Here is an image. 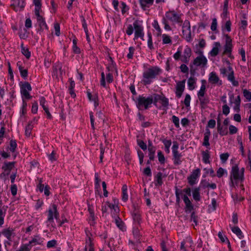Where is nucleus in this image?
<instances>
[{
	"label": "nucleus",
	"instance_id": "obj_30",
	"mask_svg": "<svg viewBox=\"0 0 251 251\" xmlns=\"http://www.w3.org/2000/svg\"><path fill=\"white\" fill-rule=\"evenodd\" d=\"M232 231L236 234V235L240 238L242 239L243 238V235L241 229L238 226H231L230 225Z\"/></svg>",
	"mask_w": 251,
	"mask_h": 251
},
{
	"label": "nucleus",
	"instance_id": "obj_53",
	"mask_svg": "<svg viewBox=\"0 0 251 251\" xmlns=\"http://www.w3.org/2000/svg\"><path fill=\"white\" fill-rule=\"evenodd\" d=\"M57 245V241L53 239L48 242L47 244V247L50 248L55 247Z\"/></svg>",
	"mask_w": 251,
	"mask_h": 251
},
{
	"label": "nucleus",
	"instance_id": "obj_23",
	"mask_svg": "<svg viewBox=\"0 0 251 251\" xmlns=\"http://www.w3.org/2000/svg\"><path fill=\"white\" fill-rule=\"evenodd\" d=\"M133 210L132 212L133 219L135 222L139 224L141 220V218L139 211L138 210V206L133 204Z\"/></svg>",
	"mask_w": 251,
	"mask_h": 251
},
{
	"label": "nucleus",
	"instance_id": "obj_44",
	"mask_svg": "<svg viewBox=\"0 0 251 251\" xmlns=\"http://www.w3.org/2000/svg\"><path fill=\"white\" fill-rule=\"evenodd\" d=\"M243 93L244 97L247 99L248 101L251 100V92L247 89H244Z\"/></svg>",
	"mask_w": 251,
	"mask_h": 251
},
{
	"label": "nucleus",
	"instance_id": "obj_46",
	"mask_svg": "<svg viewBox=\"0 0 251 251\" xmlns=\"http://www.w3.org/2000/svg\"><path fill=\"white\" fill-rule=\"evenodd\" d=\"M157 156L158 160L161 164H164L165 163V159L164 154L162 152L160 151L157 152Z\"/></svg>",
	"mask_w": 251,
	"mask_h": 251
},
{
	"label": "nucleus",
	"instance_id": "obj_7",
	"mask_svg": "<svg viewBox=\"0 0 251 251\" xmlns=\"http://www.w3.org/2000/svg\"><path fill=\"white\" fill-rule=\"evenodd\" d=\"M220 73L224 76L227 77V80L230 81L234 86H238L239 82L236 80L234 77V71L230 66H228L227 68H222L220 69Z\"/></svg>",
	"mask_w": 251,
	"mask_h": 251
},
{
	"label": "nucleus",
	"instance_id": "obj_38",
	"mask_svg": "<svg viewBox=\"0 0 251 251\" xmlns=\"http://www.w3.org/2000/svg\"><path fill=\"white\" fill-rule=\"evenodd\" d=\"M115 223L117 226L121 230H124L125 229V226L121 220V219L119 217H117L115 218Z\"/></svg>",
	"mask_w": 251,
	"mask_h": 251
},
{
	"label": "nucleus",
	"instance_id": "obj_52",
	"mask_svg": "<svg viewBox=\"0 0 251 251\" xmlns=\"http://www.w3.org/2000/svg\"><path fill=\"white\" fill-rule=\"evenodd\" d=\"M175 194L176 196V201L177 203H179L180 201V197L181 196V191H180V189L176 188L175 190Z\"/></svg>",
	"mask_w": 251,
	"mask_h": 251
},
{
	"label": "nucleus",
	"instance_id": "obj_32",
	"mask_svg": "<svg viewBox=\"0 0 251 251\" xmlns=\"http://www.w3.org/2000/svg\"><path fill=\"white\" fill-rule=\"evenodd\" d=\"M54 73H55L56 75H62L63 73V71L62 69L61 64L58 63L54 67Z\"/></svg>",
	"mask_w": 251,
	"mask_h": 251
},
{
	"label": "nucleus",
	"instance_id": "obj_5",
	"mask_svg": "<svg viewBox=\"0 0 251 251\" xmlns=\"http://www.w3.org/2000/svg\"><path fill=\"white\" fill-rule=\"evenodd\" d=\"M181 197L183 198L184 202L185 204V211L186 213L191 212L194 206L188 196L191 195V190L190 187H187L183 190L180 189Z\"/></svg>",
	"mask_w": 251,
	"mask_h": 251
},
{
	"label": "nucleus",
	"instance_id": "obj_19",
	"mask_svg": "<svg viewBox=\"0 0 251 251\" xmlns=\"http://www.w3.org/2000/svg\"><path fill=\"white\" fill-rule=\"evenodd\" d=\"M37 23L41 30L48 29V26L46 23L45 19L40 14V13H35Z\"/></svg>",
	"mask_w": 251,
	"mask_h": 251
},
{
	"label": "nucleus",
	"instance_id": "obj_35",
	"mask_svg": "<svg viewBox=\"0 0 251 251\" xmlns=\"http://www.w3.org/2000/svg\"><path fill=\"white\" fill-rule=\"evenodd\" d=\"M225 175L227 176V171L222 167L219 168L217 171V176L219 178H221Z\"/></svg>",
	"mask_w": 251,
	"mask_h": 251
},
{
	"label": "nucleus",
	"instance_id": "obj_61",
	"mask_svg": "<svg viewBox=\"0 0 251 251\" xmlns=\"http://www.w3.org/2000/svg\"><path fill=\"white\" fill-rule=\"evenodd\" d=\"M129 52L127 55V57L128 59H131L133 57V55L135 50L134 48L133 47H130L128 49Z\"/></svg>",
	"mask_w": 251,
	"mask_h": 251
},
{
	"label": "nucleus",
	"instance_id": "obj_3",
	"mask_svg": "<svg viewBox=\"0 0 251 251\" xmlns=\"http://www.w3.org/2000/svg\"><path fill=\"white\" fill-rule=\"evenodd\" d=\"M192 54V50L190 48L186 46L182 51V47L178 48L177 51L174 54V58L175 60H180L182 62L187 63L189 61Z\"/></svg>",
	"mask_w": 251,
	"mask_h": 251
},
{
	"label": "nucleus",
	"instance_id": "obj_24",
	"mask_svg": "<svg viewBox=\"0 0 251 251\" xmlns=\"http://www.w3.org/2000/svg\"><path fill=\"white\" fill-rule=\"evenodd\" d=\"M221 44L219 42H214L212 50L209 52V55L211 56L215 57L217 56L219 52L220 48H221Z\"/></svg>",
	"mask_w": 251,
	"mask_h": 251
},
{
	"label": "nucleus",
	"instance_id": "obj_54",
	"mask_svg": "<svg viewBox=\"0 0 251 251\" xmlns=\"http://www.w3.org/2000/svg\"><path fill=\"white\" fill-rule=\"evenodd\" d=\"M172 122L175 124V126L176 127H179V118L176 116H172Z\"/></svg>",
	"mask_w": 251,
	"mask_h": 251
},
{
	"label": "nucleus",
	"instance_id": "obj_29",
	"mask_svg": "<svg viewBox=\"0 0 251 251\" xmlns=\"http://www.w3.org/2000/svg\"><path fill=\"white\" fill-rule=\"evenodd\" d=\"M200 188L199 187L194 188L192 189L193 198L196 201H200L201 200Z\"/></svg>",
	"mask_w": 251,
	"mask_h": 251
},
{
	"label": "nucleus",
	"instance_id": "obj_48",
	"mask_svg": "<svg viewBox=\"0 0 251 251\" xmlns=\"http://www.w3.org/2000/svg\"><path fill=\"white\" fill-rule=\"evenodd\" d=\"M217 21L216 18H213L212 19V22L211 25V30L215 31L217 30Z\"/></svg>",
	"mask_w": 251,
	"mask_h": 251
},
{
	"label": "nucleus",
	"instance_id": "obj_37",
	"mask_svg": "<svg viewBox=\"0 0 251 251\" xmlns=\"http://www.w3.org/2000/svg\"><path fill=\"white\" fill-rule=\"evenodd\" d=\"M162 43L163 44H168L172 43L171 38L167 34H163L162 35Z\"/></svg>",
	"mask_w": 251,
	"mask_h": 251
},
{
	"label": "nucleus",
	"instance_id": "obj_45",
	"mask_svg": "<svg viewBox=\"0 0 251 251\" xmlns=\"http://www.w3.org/2000/svg\"><path fill=\"white\" fill-rule=\"evenodd\" d=\"M133 234L134 237L136 238L137 242H139L140 234L139 229L137 228H134L133 229Z\"/></svg>",
	"mask_w": 251,
	"mask_h": 251
},
{
	"label": "nucleus",
	"instance_id": "obj_59",
	"mask_svg": "<svg viewBox=\"0 0 251 251\" xmlns=\"http://www.w3.org/2000/svg\"><path fill=\"white\" fill-rule=\"evenodd\" d=\"M152 26L157 31L159 32V33H161V29L160 27L158 22L156 20L153 21V22L152 23Z\"/></svg>",
	"mask_w": 251,
	"mask_h": 251
},
{
	"label": "nucleus",
	"instance_id": "obj_11",
	"mask_svg": "<svg viewBox=\"0 0 251 251\" xmlns=\"http://www.w3.org/2000/svg\"><path fill=\"white\" fill-rule=\"evenodd\" d=\"M182 28L184 38L187 42H191L192 39L191 37V26L189 21L188 20H185L183 23Z\"/></svg>",
	"mask_w": 251,
	"mask_h": 251
},
{
	"label": "nucleus",
	"instance_id": "obj_20",
	"mask_svg": "<svg viewBox=\"0 0 251 251\" xmlns=\"http://www.w3.org/2000/svg\"><path fill=\"white\" fill-rule=\"evenodd\" d=\"M1 234L9 241H11L12 238L15 236V233L14 232L13 229L10 227L3 229L1 231Z\"/></svg>",
	"mask_w": 251,
	"mask_h": 251
},
{
	"label": "nucleus",
	"instance_id": "obj_10",
	"mask_svg": "<svg viewBox=\"0 0 251 251\" xmlns=\"http://www.w3.org/2000/svg\"><path fill=\"white\" fill-rule=\"evenodd\" d=\"M172 153L173 156V161L175 165H179L181 163V157L182 156L181 153H179L178 151V145L176 142L173 143V145L172 148Z\"/></svg>",
	"mask_w": 251,
	"mask_h": 251
},
{
	"label": "nucleus",
	"instance_id": "obj_64",
	"mask_svg": "<svg viewBox=\"0 0 251 251\" xmlns=\"http://www.w3.org/2000/svg\"><path fill=\"white\" fill-rule=\"evenodd\" d=\"M222 109H223V113L224 114L227 115L229 114V107L226 104H225V105H224L223 106Z\"/></svg>",
	"mask_w": 251,
	"mask_h": 251
},
{
	"label": "nucleus",
	"instance_id": "obj_56",
	"mask_svg": "<svg viewBox=\"0 0 251 251\" xmlns=\"http://www.w3.org/2000/svg\"><path fill=\"white\" fill-rule=\"evenodd\" d=\"M229 154L228 153H222L220 155V159L223 163H225L228 159Z\"/></svg>",
	"mask_w": 251,
	"mask_h": 251
},
{
	"label": "nucleus",
	"instance_id": "obj_15",
	"mask_svg": "<svg viewBox=\"0 0 251 251\" xmlns=\"http://www.w3.org/2000/svg\"><path fill=\"white\" fill-rule=\"evenodd\" d=\"M208 81L214 86H220L223 84L222 80L220 79L217 74L214 72H212L209 74Z\"/></svg>",
	"mask_w": 251,
	"mask_h": 251
},
{
	"label": "nucleus",
	"instance_id": "obj_13",
	"mask_svg": "<svg viewBox=\"0 0 251 251\" xmlns=\"http://www.w3.org/2000/svg\"><path fill=\"white\" fill-rule=\"evenodd\" d=\"M133 27L135 29V34L134 40L138 38L143 39L144 33L143 32V27L140 23L136 21L133 23Z\"/></svg>",
	"mask_w": 251,
	"mask_h": 251
},
{
	"label": "nucleus",
	"instance_id": "obj_57",
	"mask_svg": "<svg viewBox=\"0 0 251 251\" xmlns=\"http://www.w3.org/2000/svg\"><path fill=\"white\" fill-rule=\"evenodd\" d=\"M32 128V125H30V124H28L27 126L25 127V135L26 136H29L31 134V130Z\"/></svg>",
	"mask_w": 251,
	"mask_h": 251
},
{
	"label": "nucleus",
	"instance_id": "obj_51",
	"mask_svg": "<svg viewBox=\"0 0 251 251\" xmlns=\"http://www.w3.org/2000/svg\"><path fill=\"white\" fill-rule=\"evenodd\" d=\"M10 150L12 152H14L17 148V143L15 140H11L10 143Z\"/></svg>",
	"mask_w": 251,
	"mask_h": 251
},
{
	"label": "nucleus",
	"instance_id": "obj_2",
	"mask_svg": "<svg viewBox=\"0 0 251 251\" xmlns=\"http://www.w3.org/2000/svg\"><path fill=\"white\" fill-rule=\"evenodd\" d=\"M161 73V70L157 67L149 68L143 73V83L144 85L151 83L153 79Z\"/></svg>",
	"mask_w": 251,
	"mask_h": 251
},
{
	"label": "nucleus",
	"instance_id": "obj_40",
	"mask_svg": "<svg viewBox=\"0 0 251 251\" xmlns=\"http://www.w3.org/2000/svg\"><path fill=\"white\" fill-rule=\"evenodd\" d=\"M201 105L202 106V107H203L205 105H206L207 104L209 103V99L208 98L204 97H201L200 98H198Z\"/></svg>",
	"mask_w": 251,
	"mask_h": 251
},
{
	"label": "nucleus",
	"instance_id": "obj_49",
	"mask_svg": "<svg viewBox=\"0 0 251 251\" xmlns=\"http://www.w3.org/2000/svg\"><path fill=\"white\" fill-rule=\"evenodd\" d=\"M148 46L151 50H152L153 49V46L151 34L149 33L148 34Z\"/></svg>",
	"mask_w": 251,
	"mask_h": 251
},
{
	"label": "nucleus",
	"instance_id": "obj_28",
	"mask_svg": "<svg viewBox=\"0 0 251 251\" xmlns=\"http://www.w3.org/2000/svg\"><path fill=\"white\" fill-rule=\"evenodd\" d=\"M201 85L200 88V90L198 92V97L200 98L201 97H204L206 91V81L204 79L201 80Z\"/></svg>",
	"mask_w": 251,
	"mask_h": 251
},
{
	"label": "nucleus",
	"instance_id": "obj_58",
	"mask_svg": "<svg viewBox=\"0 0 251 251\" xmlns=\"http://www.w3.org/2000/svg\"><path fill=\"white\" fill-rule=\"evenodd\" d=\"M80 17L81 19L82 27L84 29L85 33H87V32L88 31V29L87 28V24H86V21L83 16H81Z\"/></svg>",
	"mask_w": 251,
	"mask_h": 251
},
{
	"label": "nucleus",
	"instance_id": "obj_16",
	"mask_svg": "<svg viewBox=\"0 0 251 251\" xmlns=\"http://www.w3.org/2000/svg\"><path fill=\"white\" fill-rule=\"evenodd\" d=\"M201 171L200 169H197L193 171L191 175L188 177L190 185L193 186L197 183V179L199 177Z\"/></svg>",
	"mask_w": 251,
	"mask_h": 251
},
{
	"label": "nucleus",
	"instance_id": "obj_31",
	"mask_svg": "<svg viewBox=\"0 0 251 251\" xmlns=\"http://www.w3.org/2000/svg\"><path fill=\"white\" fill-rule=\"evenodd\" d=\"M128 198L127 187L125 184L122 187V200L126 202L127 201Z\"/></svg>",
	"mask_w": 251,
	"mask_h": 251
},
{
	"label": "nucleus",
	"instance_id": "obj_8",
	"mask_svg": "<svg viewBox=\"0 0 251 251\" xmlns=\"http://www.w3.org/2000/svg\"><path fill=\"white\" fill-rule=\"evenodd\" d=\"M223 36L225 38V41L224 46V51L223 54H226L228 56V57L233 59L234 58V57L231 54L233 47L232 40L228 34H224Z\"/></svg>",
	"mask_w": 251,
	"mask_h": 251
},
{
	"label": "nucleus",
	"instance_id": "obj_55",
	"mask_svg": "<svg viewBox=\"0 0 251 251\" xmlns=\"http://www.w3.org/2000/svg\"><path fill=\"white\" fill-rule=\"evenodd\" d=\"M190 100H191L190 95L189 94H187L185 96V99L184 100V103L186 107H188L190 106Z\"/></svg>",
	"mask_w": 251,
	"mask_h": 251
},
{
	"label": "nucleus",
	"instance_id": "obj_43",
	"mask_svg": "<svg viewBox=\"0 0 251 251\" xmlns=\"http://www.w3.org/2000/svg\"><path fill=\"white\" fill-rule=\"evenodd\" d=\"M22 52L27 58H29L31 55L30 52L28 50V49L24 47L23 45H22Z\"/></svg>",
	"mask_w": 251,
	"mask_h": 251
},
{
	"label": "nucleus",
	"instance_id": "obj_63",
	"mask_svg": "<svg viewBox=\"0 0 251 251\" xmlns=\"http://www.w3.org/2000/svg\"><path fill=\"white\" fill-rule=\"evenodd\" d=\"M10 190H11L12 195L13 196H15L17 194V187L16 185L14 184L11 185V188H10Z\"/></svg>",
	"mask_w": 251,
	"mask_h": 251
},
{
	"label": "nucleus",
	"instance_id": "obj_4",
	"mask_svg": "<svg viewBox=\"0 0 251 251\" xmlns=\"http://www.w3.org/2000/svg\"><path fill=\"white\" fill-rule=\"evenodd\" d=\"M243 179V173L240 172L238 166L237 165L233 166L230 173L229 185L230 187H234L239 181H242Z\"/></svg>",
	"mask_w": 251,
	"mask_h": 251
},
{
	"label": "nucleus",
	"instance_id": "obj_42",
	"mask_svg": "<svg viewBox=\"0 0 251 251\" xmlns=\"http://www.w3.org/2000/svg\"><path fill=\"white\" fill-rule=\"evenodd\" d=\"M218 131L219 133V134L221 135H226L227 134V127H223L222 126H218L217 127Z\"/></svg>",
	"mask_w": 251,
	"mask_h": 251
},
{
	"label": "nucleus",
	"instance_id": "obj_25",
	"mask_svg": "<svg viewBox=\"0 0 251 251\" xmlns=\"http://www.w3.org/2000/svg\"><path fill=\"white\" fill-rule=\"evenodd\" d=\"M154 0H139L141 7L144 10L148 9L153 3Z\"/></svg>",
	"mask_w": 251,
	"mask_h": 251
},
{
	"label": "nucleus",
	"instance_id": "obj_60",
	"mask_svg": "<svg viewBox=\"0 0 251 251\" xmlns=\"http://www.w3.org/2000/svg\"><path fill=\"white\" fill-rule=\"evenodd\" d=\"M133 25H129L127 26V29L126 30V33L128 35H131L133 32Z\"/></svg>",
	"mask_w": 251,
	"mask_h": 251
},
{
	"label": "nucleus",
	"instance_id": "obj_21",
	"mask_svg": "<svg viewBox=\"0 0 251 251\" xmlns=\"http://www.w3.org/2000/svg\"><path fill=\"white\" fill-rule=\"evenodd\" d=\"M14 162L5 163L4 165L2 167V169L4 172L1 174V176H8L10 174V171L14 167Z\"/></svg>",
	"mask_w": 251,
	"mask_h": 251
},
{
	"label": "nucleus",
	"instance_id": "obj_14",
	"mask_svg": "<svg viewBox=\"0 0 251 251\" xmlns=\"http://www.w3.org/2000/svg\"><path fill=\"white\" fill-rule=\"evenodd\" d=\"M154 104L156 105L157 102L161 103L162 106L164 108H167L169 105V100L163 95H160L157 94H153Z\"/></svg>",
	"mask_w": 251,
	"mask_h": 251
},
{
	"label": "nucleus",
	"instance_id": "obj_50",
	"mask_svg": "<svg viewBox=\"0 0 251 251\" xmlns=\"http://www.w3.org/2000/svg\"><path fill=\"white\" fill-rule=\"evenodd\" d=\"M31 248L29 247V245L24 244L22 245L19 250L16 251H30Z\"/></svg>",
	"mask_w": 251,
	"mask_h": 251
},
{
	"label": "nucleus",
	"instance_id": "obj_22",
	"mask_svg": "<svg viewBox=\"0 0 251 251\" xmlns=\"http://www.w3.org/2000/svg\"><path fill=\"white\" fill-rule=\"evenodd\" d=\"M11 6L16 11H20L25 7V2L24 0H14Z\"/></svg>",
	"mask_w": 251,
	"mask_h": 251
},
{
	"label": "nucleus",
	"instance_id": "obj_6",
	"mask_svg": "<svg viewBox=\"0 0 251 251\" xmlns=\"http://www.w3.org/2000/svg\"><path fill=\"white\" fill-rule=\"evenodd\" d=\"M137 106L139 109H147L150 105L154 103L153 95L148 97L139 96L137 100Z\"/></svg>",
	"mask_w": 251,
	"mask_h": 251
},
{
	"label": "nucleus",
	"instance_id": "obj_26",
	"mask_svg": "<svg viewBox=\"0 0 251 251\" xmlns=\"http://www.w3.org/2000/svg\"><path fill=\"white\" fill-rule=\"evenodd\" d=\"M185 88L184 83L183 82H179L177 83L176 87V94L177 98H179L181 97L183 92Z\"/></svg>",
	"mask_w": 251,
	"mask_h": 251
},
{
	"label": "nucleus",
	"instance_id": "obj_17",
	"mask_svg": "<svg viewBox=\"0 0 251 251\" xmlns=\"http://www.w3.org/2000/svg\"><path fill=\"white\" fill-rule=\"evenodd\" d=\"M31 90V87L28 82H25L21 87V94L27 99H29L31 97L29 95V92Z\"/></svg>",
	"mask_w": 251,
	"mask_h": 251
},
{
	"label": "nucleus",
	"instance_id": "obj_34",
	"mask_svg": "<svg viewBox=\"0 0 251 251\" xmlns=\"http://www.w3.org/2000/svg\"><path fill=\"white\" fill-rule=\"evenodd\" d=\"M196 79L194 77H190L188 79V85L190 90H193L195 88Z\"/></svg>",
	"mask_w": 251,
	"mask_h": 251
},
{
	"label": "nucleus",
	"instance_id": "obj_39",
	"mask_svg": "<svg viewBox=\"0 0 251 251\" xmlns=\"http://www.w3.org/2000/svg\"><path fill=\"white\" fill-rule=\"evenodd\" d=\"M202 160H203V162L206 164L209 163V159L210 156L209 154L208 151H202Z\"/></svg>",
	"mask_w": 251,
	"mask_h": 251
},
{
	"label": "nucleus",
	"instance_id": "obj_12",
	"mask_svg": "<svg viewBox=\"0 0 251 251\" xmlns=\"http://www.w3.org/2000/svg\"><path fill=\"white\" fill-rule=\"evenodd\" d=\"M207 63V59L203 54L202 51L200 52V55L193 60V64L197 67H204Z\"/></svg>",
	"mask_w": 251,
	"mask_h": 251
},
{
	"label": "nucleus",
	"instance_id": "obj_41",
	"mask_svg": "<svg viewBox=\"0 0 251 251\" xmlns=\"http://www.w3.org/2000/svg\"><path fill=\"white\" fill-rule=\"evenodd\" d=\"M149 151V157L150 160H153L154 158V154L155 152L156 149L155 147H151L150 149H148Z\"/></svg>",
	"mask_w": 251,
	"mask_h": 251
},
{
	"label": "nucleus",
	"instance_id": "obj_1",
	"mask_svg": "<svg viewBox=\"0 0 251 251\" xmlns=\"http://www.w3.org/2000/svg\"><path fill=\"white\" fill-rule=\"evenodd\" d=\"M165 17L162 19V23L164 25V29L166 30H171V27L169 25L168 21H170L174 24H179L181 25L182 20L181 17L182 14L176 12L175 10H170L165 13Z\"/></svg>",
	"mask_w": 251,
	"mask_h": 251
},
{
	"label": "nucleus",
	"instance_id": "obj_33",
	"mask_svg": "<svg viewBox=\"0 0 251 251\" xmlns=\"http://www.w3.org/2000/svg\"><path fill=\"white\" fill-rule=\"evenodd\" d=\"M241 102V99L240 96H238L234 100V106L233 109L234 111L238 112L240 110V105Z\"/></svg>",
	"mask_w": 251,
	"mask_h": 251
},
{
	"label": "nucleus",
	"instance_id": "obj_27",
	"mask_svg": "<svg viewBox=\"0 0 251 251\" xmlns=\"http://www.w3.org/2000/svg\"><path fill=\"white\" fill-rule=\"evenodd\" d=\"M43 242V239L40 237L39 235L35 236L29 242L28 245L29 246L31 245L34 246L36 245H41Z\"/></svg>",
	"mask_w": 251,
	"mask_h": 251
},
{
	"label": "nucleus",
	"instance_id": "obj_62",
	"mask_svg": "<svg viewBox=\"0 0 251 251\" xmlns=\"http://www.w3.org/2000/svg\"><path fill=\"white\" fill-rule=\"evenodd\" d=\"M138 145L143 150L145 151L147 150V145L144 141L138 140Z\"/></svg>",
	"mask_w": 251,
	"mask_h": 251
},
{
	"label": "nucleus",
	"instance_id": "obj_36",
	"mask_svg": "<svg viewBox=\"0 0 251 251\" xmlns=\"http://www.w3.org/2000/svg\"><path fill=\"white\" fill-rule=\"evenodd\" d=\"M34 4L35 5L34 13H40L41 8V2L40 0H34Z\"/></svg>",
	"mask_w": 251,
	"mask_h": 251
},
{
	"label": "nucleus",
	"instance_id": "obj_9",
	"mask_svg": "<svg viewBox=\"0 0 251 251\" xmlns=\"http://www.w3.org/2000/svg\"><path fill=\"white\" fill-rule=\"evenodd\" d=\"M59 214L57 212V206L55 204H53L52 207L48 210V218L46 221L48 226L50 225L53 227L52 224L54 223L53 218L57 219L58 217Z\"/></svg>",
	"mask_w": 251,
	"mask_h": 251
},
{
	"label": "nucleus",
	"instance_id": "obj_18",
	"mask_svg": "<svg viewBox=\"0 0 251 251\" xmlns=\"http://www.w3.org/2000/svg\"><path fill=\"white\" fill-rule=\"evenodd\" d=\"M86 234L87 236L86 239V246L85 248V250L86 251L87 250L88 251H94V248L93 247V239L91 236H92L91 233L87 230L85 231Z\"/></svg>",
	"mask_w": 251,
	"mask_h": 251
},
{
	"label": "nucleus",
	"instance_id": "obj_47",
	"mask_svg": "<svg viewBox=\"0 0 251 251\" xmlns=\"http://www.w3.org/2000/svg\"><path fill=\"white\" fill-rule=\"evenodd\" d=\"M155 181L159 185H161L162 183V174L161 172H158L155 177Z\"/></svg>",
	"mask_w": 251,
	"mask_h": 251
}]
</instances>
